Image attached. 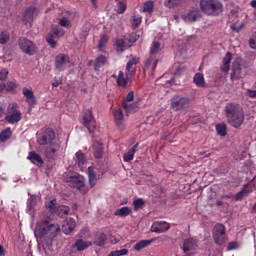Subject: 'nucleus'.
Instances as JSON below:
<instances>
[{
  "label": "nucleus",
  "mask_w": 256,
  "mask_h": 256,
  "mask_svg": "<svg viewBox=\"0 0 256 256\" xmlns=\"http://www.w3.org/2000/svg\"><path fill=\"white\" fill-rule=\"evenodd\" d=\"M38 145L46 146L44 150L45 157L47 159L55 160V157L59 155L61 151V141L55 134L53 129L48 128L44 133L37 138Z\"/></svg>",
  "instance_id": "obj_1"
},
{
  "label": "nucleus",
  "mask_w": 256,
  "mask_h": 256,
  "mask_svg": "<svg viewBox=\"0 0 256 256\" xmlns=\"http://www.w3.org/2000/svg\"><path fill=\"white\" fill-rule=\"evenodd\" d=\"M224 115L234 129H239L245 123V111L237 102H228L224 107Z\"/></svg>",
  "instance_id": "obj_2"
},
{
  "label": "nucleus",
  "mask_w": 256,
  "mask_h": 256,
  "mask_svg": "<svg viewBox=\"0 0 256 256\" xmlns=\"http://www.w3.org/2000/svg\"><path fill=\"white\" fill-rule=\"evenodd\" d=\"M37 229L42 237H45L50 242L61 233V226L57 223H51L48 219H43L37 224Z\"/></svg>",
  "instance_id": "obj_3"
},
{
  "label": "nucleus",
  "mask_w": 256,
  "mask_h": 256,
  "mask_svg": "<svg viewBox=\"0 0 256 256\" xmlns=\"http://www.w3.org/2000/svg\"><path fill=\"white\" fill-rule=\"evenodd\" d=\"M200 9L205 15L217 17V15L223 13V4L219 0H201Z\"/></svg>",
  "instance_id": "obj_4"
},
{
  "label": "nucleus",
  "mask_w": 256,
  "mask_h": 256,
  "mask_svg": "<svg viewBox=\"0 0 256 256\" xmlns=\"http://www.w3.org/2000/svg\"><path fill=\"white\" fill-rule=\"evenodd\" d=\"M4 119L9 125H15L23 119V114L21 113V110H19V105L17 103L8 105Z\"/></svg>",
  "instance_id": "obj_5"
},
{
  "label": "nucleus",
  "mask_w": 256,
  "mask_h": 256,
  "mask_svg": "<svg viewBox=\"0 0 256 256\" xmlns=\"http://www.w3.org/2000/svg\"><path fill=\"white\" fill-rule=\"evenodd\" d=\"M191 105V99L183 95H175L170 100V106L173 111H183Z\"/></svg>",
  "instance_id": "obj_6"
},
{
  "label": "nucleus",
  "mask_w": 256,
  "mask_h": 256,
  "mask_svg": "<svg viewBox=\"0 0 256 256\" xmlns=\"http://www.w3.org/2000/svg\"><path fill=\"white\" fill-rule=\"evenodd\" d=\"M18 45L23 53L26 55H36L37 53V44H35L33 41L22 37L18 41Z\"/></svg>",
  "instance_id": "obj_7"
},
{
  "label": "nucleus",
  "mask_w": 256,
  "mask_h": 256,
  "mask_svg": "<svg viewBox=\"0 0 256 256\" xmlns=\"http://www.w3.org/2000/svg\"><path fill=\"white\" fill-rule=\"evenodd\" d=\"M63 35H65V31L63 29H61L57 26L53 27L52 32H50L46 36V41L52 49H56L57 48V41H55V39H57L59 37H63Z\"/></svg>",
  "instance_id": "obj_8"
},
{
  "label": "nucleus",
  "mask_w": 256,
  "mask_h": 256,
  "mask_svg": "<svg viewBox=\"0 0 256 256\" xmlns=\"http://www.w3.org/2000/svg\"><path fill=\"white\" fill-rule=\"evenodd\" d=\"M141 59L133 54L130 55V60L126 64V77L127 79H131V77H135V71L137 69V65H139Z\"/></svg>",
  "instance_id": "obj_9"
},
{
  "label": "nucleus",
  "mask_w": 256,
  "mask_h": 256,
  "mask_svg": "<svg viewBox=\"0 0 256 256\" xmlns=\"http://www.w3.org/2000/svg\"><path fill=\"white\" fill-rule=\"evenodd\" d=\"M225 235V225L223 224H216L213 231V239L216 245H223L226 239Z\"/></svg>",
  "instance_id": "obj_10"
},
{
  "label": "nucleus",
  "mask_w": 256,
  "mask_h": 256,
  "mask_svg": "<svg viewBox=\"0 0 256 256\" xmlns=\"http://www.w3.org/2000/svg\"><path fill=\"white\" fill-rule=\"evenodd\" d=\"M71 64V59L67 54H59L55 58V67L57 71H65V69H69V65Z\"/></svg>",
  "instance_id": "obj_11"
},
{
  "label": "nucleus",
  "mask_w": 256,
  "mask_h": 256,
  "mask_svg": "<svg viewBox=\"0 0 256 256\" xmlns=\"http://www.w3.org/2000/svg\"><path fill=\"white\" fill-rule=\"evenodd\" d=\"M199 247V241L195 238H187L183 242L182 249L186 255H192L193 251L197 250Z\"/></svg>",
  "instance_id": "obj_12"
},
{
  "label": "nucleus",
  "mask_w": 256,
  "mask_h": 256,
  "mask_svg": "<svg viewBox=\"0 0 256 256\" xmlns=\"http://www.w3.org/2000/svg\"><path fill=\"white\" fill-rule=\"evenodd\" d=\"M39 15V8L35 6H30L25 9L23 13V21L24 23H33V19H35Z\"/></svg>",
  "instance_id": "obj_13"
},
{
  "label": "nucleus",
  "mask_w": 256,
  "mask_h": 256,
  "mask_svg": "<svg viewBox=\"0 0 256 256\" xmlns=\"http://www.w3.org/2000/svg\"><path fill=\"white\" fill-rule=\"evenodd\" d=\"M157 63H159V60H157L155 56H150L144 62V73H148V75H153V73H155V69L157 68Z\"/></svg>",
  "instance_id": "obj_14"
},
{
  "label": "nucleus",
  "mask_w": 256,
  "mask_h": 256,
  "mask_svg": "<svg viewBox=\"0 0 256 256\" xmlns=\"http://www.w3.org/2000/svg\"><path fill=\"white\" fill-rule=\"evenodd\" d=\"M68 183H70L71 187L83 191V187H85V178L81 175L71 176L68 179Z\"/></svg>",
  "instance_id": "obj_15"
},
{
  "label": "nucleus",
  "mask_w": 256,
  "mask_h": 256,
  "mask_svg": "<svg viewBox=\"0 0 256 256\" xmlns=\"http://www.w3.org/2000/svg\"><path fill=\"white\" fill-rule=\"evenodd\" d=\"M22 93L24 97H26L25 101L29 105L30 109H32V107H35V105H37V98L35 97L33 90H30L29 88L24 87L22 89Z\"/></svg>",
  "instance_id": "obj_16"
},
{
  "label": "nucleus",
  "mask_w": 256,
  "mask_h": 256,
  "mask_svg": "<svg viewBox=\"0 0 256 256\" xmlns=\"http://www.w3.org/2000/svg\"><path fill=\"white\" fill-rule=\"evenodd\" d=\"M18 87L19 84L15 80L0 83V93H3V91H6V93H17Z\"/></svg>",
  "instance_id": "obj_17"
},
{
  "label": "nucleus",
  "mask_w": 256,
  "mask_h": 256,
  "mask_svg": "<svg viewBox=\"0 0 256 256\" xmlns=\"http://www.w3.org/2000/svg\"><path fill=\"white\" fill-rule=\"evenodd\" d=\"M169 229H171V226L165 221L154 222L151 226L152 233H165Z\"/></svg>",
  "instance_id": "obj_18"
},
{
  "label": "nucleus",
  "mask_w": 256,
  "mask_h": 256,
  "mask_svg": "<svg viewBox=\"0 0 256 256\" xmlns=\"http://www.w3.org/2000/svg\"><path fill=\"white\" fill-rule=\"evenodd\" d=\"M93 121V112L89 109L85 110L82 116V125L88 129L89 133H91V125L93 124Z\"/></svg>",
  "instance_id": "obj_19"
},
{
  "label": "nucleus",
  "mask_w": 256,
  "mask_h": 256,
  "mask_svg": "<svg viewBox=\"0 0 256 256\" xmlns=\"http://www.w3.org/2000/svg\"><path fill=\"white\" fill-rule=\"evenodd\" d=\"M75 227H77V222H75V219L67 218L62 224V231L65 235H70V233H73L75 230Z\"/></svg>",
  "instance_id": "obj_20"
},
{
  "label": "nucleus",
  "mask_w": 256,
  "mask_h": 256,
  "mask_svg": "<svg viewBox=\"0 0 256 256\" xmlns=\"http://www.w3.org/2000/svg\"><path fill=\"white\" fill-rule=\"evenodd\" d=\"M125 119V116L123 115V110L120 108L114 110V121L118 129L123 131L125 129V126L123 125V121Z\"/></svg>",
  "instance_id": "obj_21"
},
{
  "label": "nucleus",
  "mask_w": 256,
  "mask_h": 256,
  "mask_svg": "<svg viewBox=\"0 0 256 256\" xmlns=\"http://www.w3.org/2000/svg\"><path fill=\"white\" fill-rule=\"evenodd\" d=\"M199 17H201V11L197 8H193L186 14V16L184 17V20L187 23H193V21H197Z\"/></svg>",
  "instance_id": "obj_22"
},
{
  "label": "nucleus",
  "mask_w": 256,
  "mask_h": 256,
  "mask_svg": "<svg viewBox=\"0 0 256 256\" xmlns=\"http://www.w3.org/2000/svg\"><path fill=\"white\" fill-rule=\"evenodd\" d=\"M233 59V55L231 52H227L225 57L223 58V64L220 69L223 73H229V69H231V60Z\"/></svg>",
  "instance_id": "obj_23"
},
{
  "label": "nucleus",
  "mask_w": 256,
  "mask_h": 256,
  "mask_svg": "<svg viewBox=\"0 0 256 256\" xmlns=\"http://www.w3.org/2000/svg\"><path fill=\"white\" fill-rule=\"evenodd\" d=\"M28 161H30L33 165H36V163H39V165H43L45 161H43V158L41 155H39L35 151H30L27 156Z\"/></svg>",
  "instance_id": "obj_24"
},
{
  "label": "nucleus",
  "mask_w": 256,
  "mask_h": 256,
  "mask_svg": "<svg viewBox=\"0 0 256 256\" xmlns=\"http://www.w3.org/2000/svg\"><path fill=\"white\" fill-rule=\"evenodd\" d=\"M76 157V163L80 169V171H83L85 168V165L87 163V158L85 157V154L81 151L76 152L75 154Z\"/></svg>",
  "instance_id": "obj_25"
},
{
  "label": "nucleus",
  "mask_w": 256,
  "mask_h": 256,
  "mask_svg": "<svg viewBox=\"0 0 256 256\" xmlns=\"http://www.w3.org/2000/svg\"><path fill=\"white\" fill-rule=\"evenodd\" d=\"M122 108L126 112V115H129V113H136V111L139 110V105H137V103L122 102Z\"/></svg>",
  "instance_id": "obj_26"
},
{
  "label": "nucleus",
  "mask_w": 256,
  "mask_h": 256,
  "mask_svg": "<svg viewBox=\"0 0 256 256\" xmlns=\"http://www.w3.org/2000/svg\"><path fill=\"white\" fill-rule=\"evenodd\" d=\"M88 179L90 187H95L97 183V175L95 174V167L93 166L88 167Z\"/></svg>",
  "instance_id": "obj_27"
},
{
  "label": "nucleus",
  "mask_w": 256,
  "mask_h": 256,
  "mask_svg": "<svg viewBox=\"0 0 256 256\" xmlns=\"http://www.w3.org/2000/svg\"><path fill=\"white\" fill-rule=\"evenodd\" d=\"M193 81L197 87H206L205 77L201 73H196L194 75Z\"/></svg>",
  "instance_id": "obj_28"
},
{
  "label": "nucleus",
  "mask_w": 256,
  "mask_h": 256,
  "mask_svg": "<svg viewBox=\"0 0 256 256\" xmlns=\"http://www.w3.org/2000/svg\"><path fill=\"white\" fill-rule=\"evenodd\" d=\"M114 215L116 217H127V216L131 215V208H129L128 206H125L120 209H117L114 212Z\"/></svg>",
  "instance_id": "obj_29"
},
{
  "label": "nucleus",
  "mask_w": 256,
  "mask_h": 256,
  "mask_svg": "<svg viewBox=\"0 0 256 256\" xmlns=\"http://www.w3.org/2000/svg\"><path fill=\"white\" fill-rule=\"evenodd\" d=\"M107 63V57L105 55H99L94 63V69L95 71H99L100 67H103Z\"/></svg>",
  "instance_id": "obj_30"
},
{
  "label": "nucleus",
  "mask_w": 256,
  "mask_h": 256,
  "mask_svg": "<svg viewBox=\"0 0 256 256\" xmlns=\"http://www.w3.org/2000/svg\"><path fill=\"white\" fill-rule=\"evenodd\" d=\"M13 135V131H11V128H6L0 133V141L2 143H5V141H9Z\"/></svg>",
  "instance_id": "obj_31"
},
{
  "label": "nucleus",
  "mask_w": 256,
  "mask_h": 256,
  "mask_svg": "<svg viewBox=\"0 0 256 256\" xmlns=\"http://www.w3.org/2000/svg\"><path fill=\"white\" fill-rule=\"evenodd\" d=\"M69 211H71L69 206L62 205L58 206L54 213H56V215H58L59 217H63L64 215H69Z\"/></svg>",
  "instance_id": "obj_32"
},
{
  "label": "nucleus",
  "mask_w": 256,
  "mask_h": 256,
  "mask_svg": "<svg viewBox=\"0 0 256 256\" xmlns=\"http://www.w3.org/2000/svg\"><path fill=\"white\" fill-rule=\"evenodd\" d=\"M9 39H11L9 31L3 30L0 32V45H7V43H9Z\"/></svg>",
  "instance_id": "obj_33"
},
{
  "label": "nucleus",
  "mask_w": 256,
  "mask_h": 256,
  "mask_svg": "<svg viewBox=\"0 0 256 256\" xmlns=\"http://www.w3.org/2000/svg\"><path fill=\"white\" fill-rule=\"evenodd\" d=\"M117 85L118 87H123V89L127 87V78H125V74L121 70L118 73Z\"/></svg>",
  "instance_id": "obj_34"
},
{
  "label": "nucleus",
  "mask_w": 256,
  "mask_h": 256,
  "mask_svg": "<svg viewBox=\"0 0 256 256\" xmlns=\"http://www.w3.org/2000/svg\"><path fill=\"white\" fill-rule=\"evenodd\" d=\"M249 193H253L252 189H247V185L244 186V189L238 192L235 196L236 201H241L244 197H247Z\"/></svg>",
  "instance_id": "obj_35"
},
{
  "label": "nucleus",
  "mask_w": 256,
  "mask_h": 256,
  "mask_svg": "<svg viewBox=\"0 0 256 256\" xmlns=\"http://www.w3.org/2000/svg\"><path fill=\"white\" fill-rule=\"evenodd\" d=\"M75 247L78 249V251H85V249H88V247H91V242H85L79 239L75 242Z\"/></svg>",
  "instance_id": "obj_36"
},
{
  "label": "nucleus",
  "mask_w": 256,
  "mask_h": 256,
  "mask_svg": "<svg viewBox=\"0 0 256 256\" xmlns=\"http://www.w3.org/2000/svg\"><path fill=\"white\" fill-rule=\"evenodd\" d=\"M153 240H141L134 245L135 251H141V249H145V247H149Z\"/></svg>",
  "instance_id": "obj_37"
},
{
  "label": "nucleus",
  "mask_w": 256,
  "mask_h": 256,
  "mask_svg": "<svg viewBox=\"0 0 256 256\" xmlns=\"http://www.w3.org/2000/svg\"><path fill=\"white\" fill-rule=\"evenodd\" d=\"M94 157L96 159H101L103 157V144H94Z\"/></svg>",
  "instance_id": "obj_38"
},
{
  "label": "nucleus",
  "mask_w": 256,
  "mask_h": 256,
  "mask_svg": "<svg viewBox=\"0 0 256 256\" xmlns=\"http://www.w3.org/2000/svg\"><path fill=\"white\" fill-rule=\"evenodd\" d=\"M161 51V43L154 41L150 47V56L155 57Z\"/></svg>",
  "instance_id": "obj_39"
},
{
  "label": "nucleus",
  "mask_w": 256,
  "mask_h": 256,
  "mask_svg": "<svg viewBox=\"0 0 256 256\" xmlns=\"http://www.w3.org/2000/svg\"><path fill=\"white\" fill-rule=\"evenodd\" d=\"M216 132L220 137H225L227 135V125L225 124H217Z\"/></svg>",
  "instance_id": "obj_40"
},
{
  "label": "nucleus",
  "mask_w": 256,
  "mask_h": 256,
  "mask_svg": "<svg viewBox=\"0 0 256 256\" xmlns=\"http://www.w3.org/2000/svg\"><path fill=\"white\" fill-rule=\"evenodd\" d=\"M154 5L153 1H146L143 5L142 11L143 13H153Z\"/></svg>",
  "instance_id": "obj_41"
},
{
  "label": "nucleus",
  "mask_w": 256,
  "mask_h": 256,
  "mask_svg": "<svg viewBox=\"0 0 256 256\" xmlns=\"http://www.w3.org/2000/svg\"><path fill=\"white\" fill-rule=\"evenodd\" d=\"M107 241V235L105 234H100L96 240L94 241L95 245H97L98 247H103V245L106 243Z\"/></svg>",
  "instance_id": "obj_42"
},
{
  "label": "nucleus",
  "mask_w": 256,
  "mask_h": 256,
  "mask_svg": "<svg viewBox=\"0 0 256 256\" xmlns=\"http://www.w3.org/2000/svg\"><path fill=\"white\" fill-rule=\"evenodd\" d=\"M134 210L139 211V209H143L145 207V200L143 198H138L133 201Z\"/></svg>",
  "instance_id": "obj_43"
},
{
  "label": "nucleus",
  "mask_w": 256,
  "mask_h": 256,
  "mask_svg": "<svg viewBox=\"0 0 256 256\" xmlns=\"http://www.w3.org/2000/svg\"><path fill=\"white\" fill-rule=\"evenodd\" d=\"M46 209H48L50 213H55V211H57V200L53 199L46 203Z\"/></svg>",
  "instance_id": "obj_44"
},
{
  "label": "nucleus",
  "mask_w": 256,
  "mask_h": 256,
  "mask_svg": "<svg viewBox=\"0 0 256 256\" xmlns=\"http://www.w3.org/2000/svg\"><path fill=\"white\" fill-rule=\"evenodd\" d=\"M183 0H165L164 5L168 7V9H173L177 7Z\"/></svg>",
  "instance_id": "obj_45"
},
{
  "label": "nucleus",
  "mask_w": 256,
  "mask_h": 256,
  "mask_svg": "<svg viewBox=\"0 0 256 256\" xmlns=\"http://www.w3.org/2000/svg\"><path fill=\"white\" fill-rule=\"evenodd\" d=\"M142 21L143 18L141 16H132V29H137Z\"/></svg>",
  "instance_id": "obj_46"
},
{
  "label": "nucleus",
  "mask_w": 256,
  "mask_h": 256,
  "mask_svg": "<svg viewBox=\"0 0 256 256\" xmlns=\"http://www.w3.org/2000/svg\"><path fill=\"white\" fill-rule=\"evenodd\" d=\"M58 25H60V27H65L66 29H69V27H71V21L67 17H62L61 19H59Z\"/></svg>",
  "instance_id": "obj_47"
},
{
  "label": "nucleus",
  "mask_w": 256,
  "mask_h": 256,
  "mask_svg": "<svg viewBox=\"0 0 256 256\" xmlns=\"http://www.w3.org/2000/svg\"><path fill=\"white\" fill-rule=\"evenodd\" d=\"M127 253H129V250L124 248L121 250L112 251L108 256H123V255H127Z\"/></svg>",
  "instance_id": "obj_48"
},
{
  "label": "nucleus",
  "mask_w": 256,
  "mask_h": 256,
  "mask_svg": "<svg viewBox=\"0 0 256 256\" xmlns=\"http://www.w3.org/2000/svg\"><path fill=\"white\" fill-rule=\"evenodd\" d=\"M125 40L123 39H118L116 40V47L118 49V51H120L121 53H123V51H125Z\"/></svg>",
  "instance_id": "obj_49"
},
{
  "label": "nucleus",
  "mask_w": 256,
  "mask_h": 256,
  "mask_svg": "<svg viewBox=\"0 0 256 256\" xmlns=\"http://www.w3.org/2000/svg\"><path fill=\"white\" fill-rule=\"evenodd\" d=\"M134 157L135 154L131 150H129L127 153L124 154L123 161H125V163H129V161H133Z\"/></svg>",
  "instance_id": "obj_50"
},
{
  "label": "nucleus",
  "mask_w": 256,
  "mask_h": 256,
  "mask_svg": "<svg viewBox=\"0 0 256 256\" xmlns=\"http://www.w3.org/2000/svg\"><path fill=\"white\" fill-rule=\"evenodd\" d=\"M127 10V5L124 2H118V6H117V13L119 15L125 13V11Z\"/></svg>",
  "instance_id": "obj_51"
},
{
  "label": "nucleus",
  "mask_w": 256,
  "mask_h": 256,
  "mask_svg": "<svg viewBox=\"0 0 256 256\" xmlns=\"http://www.w3.org/2000/svg\"><path fill=\"white\" fill-rule=\"evenodd\" d=\"M107 41H109V36H107V35H103L100 38V41H99V49H100V51H103V47H105V45H107Z\"/></svg>",
  "instance_id": "obj_52"
},
{
  "label": "nucleus",
  "mask_w": 256,
  "mask_h": 256,
  "mask_svg": "<svg viewBox=\"0 0 256 256\" xmlns=\"http://www.w3.org/2000/svg\"><path fill=\"white\" fill-rule=\"evenodd\" d=\"M133 99H135V94L133 91H130L127 96L122 99V103H131Z\"/></svg>",
  "instance_id": "obj_53"
},
{
  "label": "nucleus",
  "mask_w": 256,
  "mask_h": 256,
  "mask_svg": "<svg viewBox=\"0 0 256 256\" xmlns=\"http://www.w3.org/2000/svg\"><path fill=\"white\" fill-rule=\"evenodd\" d=\"M7 77H9V70L3 68L0 70V81H7Z\"/></svg>",
  "instance_id": "obj_54"
},
{
  "label": "nucleus",
  "mask_w": 256,
  "mask_h": 256,
  "mask_svg": "<svg viewBox=\"0 0 256 256\" xmlns=\"http://www.w3.org/2000/svg\"><path fill=\"white\" fill-rule=\"evenodd\" d=\"M235 249H239V242L233 241L228 243L227 251H235Z\"/></svg>",
  "instance_id": "obj_55"
},
{
  "label": "nucleus",
  "mask_w": 256,
  "mask_h": 256,
  "mask_svg": "<svg viewBox=\"0 0 256 256\" xmlns=\"http://www.w3.org/2000/svg\"><path fill=\"white\" fill-rule=\"evenodd\" d=\"M129 41L130 43H136L137 41H139V35H137V33H132L130 35Z\"/></svg>",
  "instance_id": "obj_56"
},
{
  "label": "nucleus",
  "mask_w": 256,
  "mask_h": 256,
  "mask_svg": "<svg viewBox=\"0 0 256 256\" xmlns=\"http://www.w3.org/2000/svg\"><path fill=\"white\" fill-rule=\"evenodd\" d=\"M247 95H248V97H251V99H255V97H256V90L248 89L247 90Z\"/></svg>",
  "instance_id": "obj_57"
},
{
  "label": "nucleus",
  "mask_w": 256,
  "mask_h": 256,
  "mask_svg": "<svg viewBox=\"0 0 256 256\" xmlns=\"http://www.w3.org/2000/svg\"><path fill=\"white\" fill-rule=\"evenodd\" d=\"M61 83H63V80L61 78L60 79H55L52 82V87H59V85H61Z\"/></svg>",
  "instance_id": "obj_58"
},
{
  "label": "nucleus",
  "mask_w": 256,
  "mask_h": 256,
  "mask_svg": "<svg viewBox=\"0 0 256 256\" xmlns=\"http://www.w3.org/2000/svg\"><path fill=\"white\" fill-rule=\"evenodd\" d=\"M139 147V143H136L131 149L130 151L135 155V153H137V148Z\"/></svg>",
  "instance_id": "obj_59"
},
{
  "label": "nucleus",
  "mask_w": 256,
  "mask_h": 256,
  "mask_svg": "<svg viewBox=\"0 0 256 256\" xmlns=\"http://www.w3.org/2000/svg\"><path fill=\"white\" fill-rule=\"evenodd\" d=\"M5 255V247H3V245L0 244V256H4Z\"/></svg>",
  "instance_id": "obj_60"
},
{
  "label": "nucleus",
  "mask_w": 256,
  "mask_h": 256,
  "mask_svg": "<svg viewBox=\"0 0 256 256\" xmlns=\"http://www.w3.org/2000/svg\"><path fill=\"white\" fill-rule=\"evenodd\" d=\"M92 6L94 7V9H97V0H91Z\"/></svg>",
  "instance_id": "obj_61"
},
{
  "label": "nucleus",
  "mask_w": 256,
  "mask_h": 256,
  "mask_svg": "<svg viewBox=\"0 0 256 256\" xmlns=\"http://www.w3.org/2000/svg\"><path fill=\"white\" fill-rule=\"evenodd\" d=\"M216 204H217L218 207H221V205H223V201L218 200V201L216 202Z\"/></svg>",
  "instance_id": "obj_62"
},
{
  "label": "nucleus",
  "mask_w": 256,
  "mask_h": 256,
  "mask_svg": "<svg viewBox=\"0 0 256 256\" xmlns=\"http://www.w3.org/2000/svg\"><path fill=\"white\" fill-rule=\"evenodd\" d=\"M251 6L254 7V8H256V0H252V1H251Z\"/></svg>",
  "instance_id": "obj_63"
},
{
  "label": "nucleus",
  "mask_w": 256,
  "mask_h": 256,
  "mask_svg": "<svg viewBox=\"0 0 256 256\" xmlns=\"http://www.w3.org/2000/svg\"><path fill=\"white\" fill-rule=\"evenodd\" d=\"M72 209L75 211V210H77V204H73L72 205Z\"/></svg>",
  "instance_id": "obj_64"
}]
</instances>
